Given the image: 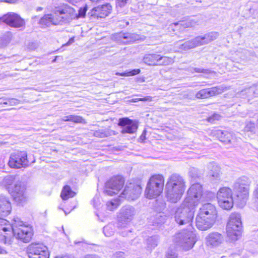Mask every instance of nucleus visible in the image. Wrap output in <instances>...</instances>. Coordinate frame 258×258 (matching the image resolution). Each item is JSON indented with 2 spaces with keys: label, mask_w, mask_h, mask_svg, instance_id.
<instances>
[{
  "label": "nucleus",
  "mask_w": 258,
  "mask_h": 258,
  "mask_svg": "<svg viewBox=\"0 0 258 258\" xmlns=\"http://www.w3.org/2000/svg\"><path fill=\"white\" fill-rule=\"evenodd\" d=\"M32 235L31 228L19 217H14L11 224L7 220L0 218L1 242L10 244L14 236L24 242H28Z\"/></svg>",
  "instance_id": "1"
},
{
  "label": "nucleus",
  "mask_w": 258,
  "mask_h": 258,
  "mask_svg": "<svg viewBox=\"0 0 258 258\" xmlns=\"http://www.w3.org/2000/svg\"><path fill=\"white\" fill-rule=\"evenodd\" d=\"M185 181L180 175L174 173L169 177L165 185L167 200L176 203L181 198L185 189Z\"/></svg>",
  "instance_id": "2"
},
{
  "label": "nucleus",
  "mask_w": 258,
  "mask_h": 258,
  "mask_svg": "<svg viewBox=\"0 0 258 258\" xmlns=\"http://www.w3.org/2000/svg\"><path fill=\"white\" fill-rule=\"evenodd\" d=\"M217 212L215 206L210 203L203 204L196 217L197 227L201 230L211 228L216 221Z\"/></svg>",
  "instance_id": "3"
},
{
  "label": "nucleus",
  "mask_w": 258,
  "mask_h": 258,
  "mask_svg": "<svg viewBox=\"0 0 258 258\" xmlns=\"http://www.w3.org/2000/svg\"><path fill=\"white\" fill-rule=\"evenodd\" d=\"M72 10L68 11L62 9V6L55 8L52 14L44 15L41 18L39 24L44 26L49 27L51 25H62L68 23L70 19V12Z\"/></svg>",
  "instance_id": "4"
},
{
  "label": "nucleus",
  "mask_w": 258,
  "mask_h": 258,
  "mask_svg": "<svg viewBox=\"0 0 258 258\" xmlns=\"http://www.w3.org/2000/svg\"><path fill=\"white\" fill-rule=\"evenodd\" d=\"M136 214V210L132 206L126 205L120 209L117 215V226L123 236H127L128 233L132 232L128 226Z\"/></svg>",
  "instance_id": "5"
},
{
  "label": "nucleus",
  "mask_w": 258,
  "mask_h": 258,
  "mask_svg": "<svg viewBox=\"0 0 258 258\" xmlns=\"http://www.w3.org/2000/svg\"><path fill=\"white\" fill-rule=\"evenodd\" d=\"M195 207L183 201L181 205L177 207L174 212V218L175 222L179 225L187 224L188 227L191 226V222L194 217Z\"/></svg>",
  "instance_id": "6"
},
{
  "label": "nucleus",
  "mask_w": 258,
  "mask_h": 258,
  "mask_svg": "<svg viewBox=\"0 0 258 258\" xmlns=\"http://www.w3.org/2000/svg\"><path fill=\"white\" fill-rule=\"evenodd\" d=\"M164 185V177L161 174L152 175L148 182L145 196L148 199L156 198L162 192Z\"/></svg>",
  "instance_id": "7"
},
{
  "label": "nucleus",
  "mask_w": 258,
  "mask_h": 258,
  "mask_svg": "<svg viewBox=\"0 0 258 258\" xmlns=\"http://www.w3.org/2000/svg\"><path fill=\"white\" fill-rule=\"evenodd\" d=\"M192 229L193 227L189 226L187 229L182 230L176 233L174 237L175 243L185 250L191 249L196 243V234Z\"/></svg>",
  "instance_id": "8"
},
{
  "label": "nucleus",
  "mask_w": 258,
  "mask_h": 258,
  "mask_svg": "<svg viewBox=\"0 0 258 258\" xmlns=\"http://www.w3.org/2000/svg\"><path fill=\"white\" fill-rule=\"evenodd\" d=\"M242 229L241 216L238 213H232L226 227L227 236L232 241L240 237Z\"/></svg>",
  "instance_id": "9"
},
{
  "label": "nucleus",
  "mask_w": 258,
  "mask_h": 258,
  "mask_svg": "<svg viewBox=\"0 0 258 258\" xmlns=\"http://www.w3.org/2000/svg\"><path fill=\"white\" fill-rule=\"evenodd\" d=\"M205 200V195L203 194L202 186L199 183L193 184L188 189L187 197L184 200L187 203L196 207L199 202Z\"/></svg>",
  "instance_id": "10"
},
{
  "label": "nucleus",
  "mask_w": 258,
  "mask_h": 258,
  "mask_svg": "<svg viewBox=\"0 0 258 258\" xmlns=\"http://www.w3.org/2000/svg\"><path fill=\"white\" fill-rule=\"evenodd\" d=\"M217 198L219 205L223 209L228 210L232 208L233 201L230 188L227 187L221 188L217 192Z\"/></svg>",
  "instance_id": "11"
},
{
  "label": "nucleus",
  "mask_w": 258,
  "mask_h": 258,
  "mask_svg": "<svg viewBox=\"0 0 258 258\" xmlns=\"http://www.w3.org/2000/svg\"><path fill=\"white\" fill-rule=\"evenodd\" d=\"M250 183L248 178L242 176L238 178L233 185L234 190L239 192L237 195V197L241 199L243 202H245L248 196Z\"/></svg>",
  "instance_id": "12"
},
{
  "label": "nucleus",
  "mask_w": 258,
  "mask_h": 258,
  "mask_svg": "<svg viewBox=\"0 0 258 258\" xmlns=\"http://www.w3.org/2000/svg\"><path fill=\"white\" fill-rule=\"evenodd\" d=\"M124 183L123 177L120 175L114 176L105 183L104 192L109 196L117 194Z\"/></svg>",
  "instance_id": "13"
},
{
  "label": "nucleus",
  "mask_w": 258,
  "mask_h": 258,
  "mask_svg": "<svg viewBox=\"0 0 258 258\" xmlns=\"http://www.w3.org/2000/svg\"><path fill=\"white\" fill-rule=\"evenodd\" d=\"M9 165L11 168H21L26 167L29 165L27 159V153L25 151H17L11 154Z\"/></svg>",
  "instance_id": "14"
},
{
  "label": "nucleus",
  "mask_w": 258,
  "mask_h": 258,
  "mask_svg": "<svg viewBox=\"0 0 258 258\" xmlns=\"http://www.w3.org/2000/svg\"><path fill=\"white\" fill-rule=\"evenodd\" d=\"M29 258H49L47 247L40 243H32L27 248Z\"/></svg>",
  "instance_id": "15"
},
{
  "label": "nucleus",
  "mask_w": 258,
  "mask_h": 258,
  "mask_svg": "<svg viewBox=\"0 0 258 258\" xmlns=\"http://www.w3.org/2000/svg\"><path fill=\"white\" fill-rule=\"evenodd\" d=\"M9 192L18 204H23L26 201L25 185L21 181H17L14 187H8Z\"/></svg>",
  "instance_id": "16"
},
{
  "label": "nucleus",
  "mask_w": 258,
  "mask_h": 258,
  "mask_svg": "<svg viewBox=\"0 0 258 258\" xmlns=\"http://www.w3.org/2000/svg\"><path fill=\"white\" fill-rule=\"evenodd\" d=\"M6 24L10 27L19 28L24 27V20L17 14L9 12L0 17V25Z\"/></svg>",
  "instance_id": "17"
},
{
  "label": "nucleus",
  "mask_w": 258,
  "mask_h": 258,
  "mask_svg": "<svg viewBox=\"0 0 258 258\" xmlns=\"http://www.w3.org/2000/svg\"><path fill=\"white\" fill-rule=\"evenodd\" d=\"M141 192L142 188L140 185L133 183H129L125 185L119 197L128 201H133L139 197Z\"/></svg>",
  "instance_id": "18"
},
{
  "label": "nucleus",
  "mask_w": 258,
  "mask_h": 258,
  "mask_svg": "<svg viewBox=\"0 0 258 258\" xmlns=\"http://www.w3.org/2000/svg\"><path fill=\"white\" fill-rule=\"evenodd\" d=\"M143 61L150 66L167 65L171 62V59L167 56L157 54H147L144 56Z\"/></svg>",
  "instance_id": "19"
},
{
  "label": "nucleus",
  "mask_w": 258,
  "mask_h": 258,
  "mask_svg": "<svg viewBox=\"0 0 258 258\" xmlns=\"http://www.w3.org/2000/svg\"><path fill=\"white\" fill-rule=\"evenodd\" d=\"M112 38L118 43L127 44L139 40L141 37L134 33L120 32L114 34Z\"/></svg>",
  "instance_id": "20"
},
{
  "label": "nucleus",
  "mask_w": 258,
  "mask_h": 258,
  "mask_svg": "<svg viewBox=\"0 0 258 258\" xmlns=\"http://www.w3.org/2000/svg\"><path fill=\"white\" fill-rule=\"evenodd\" d=\"M223 91L224 87L221 86L203 89L196 93V97L198 99H207L221 94Z\"/></svg>",
  "instance_id": "21"
},
{
  "label": "nucleus",
  "mask_w": 258,
  "mask_h": 258,
  "mask_svg": "<svg viewBox=\"0 0 258 258\" xmlns=\"http://www.w3.org/2000/svg\"><path fill=\"white\" fill-rule=\"evenodd\" d=\"M112 7L109 4L99 5L93 8L90 12L91 17L97 18H104L111 13Z\"/></svg>",
  "instance_id": "22"
},
{
  "label": "nucleus",
  "mask_w": 258,
  "mask_h": 258,
  "mask_svg": "<svg viewBox=\"0 0 258 258\" xmlns=\"http://www.w3.org/2000/svg\"><path fill=\"white\" fill-rule=\"evenodd\" d=\"M118 125L121 127V133L133 134L138 128V124L135 120L128 118H120L119 120Z\"/></svg>",
  "instance_id": "23"
},
{
  "label": "nucleus",
  "mask_w": 258,
  "mask_h": 258,
  "mask_svg": "<svg viewBox=\"0 0 258 258\" xmlns=\"http://www.w3.org/2000/svg\"><path fill=\"white\" fill-rule=\"evenodd\" d=\"M207 244L212 247H217L224 241L223 236L217 232H211L207 236Z\"/></svg>",
  "instance_id": "24"
},
{
  "label": "nucleus",
  "mask_w": 258,
  "mask_h": 258,
  "mask_svg": "<svg viewBox=\"0 0 258 258\" xmlns=\"http://www.w3.org/2000/svg\"><path fill=\"white\" fill-rule=\"evenodd\" d=\"M62 9L68 11L69 9L72 10L70 12V19L68 20V23L71 21L73 19H79L80 18H83L85 16L86 13L87 11V8L84 7L81 8L78 10L77 13L74 8L68 5L62 6Z\"/></svg>",
  "instance_id": "25"
},
{
  "label": "nucleus",
  "mask_w": 258,
  "mask_h": 258,
  "mask_svg": "<svg viewBox=\"0 0 258 258\" xmlns=\"http://www.w3.org/2000/svg\"><path fill=\"white\" fill-rule=\"evenodd\" d=\"M11 210V205L8 199L4 196H0V216L8 215Z\"/></svg>",
  "instance_id": "26"
},
{
  "label": "nucleus",
  "mask_w": 258,
  "mask_h": 258,
  "mask_svg": "<svg viewBox=\"0 0 258 258\" xmlns=\"http://www.w3.org/2000/svg\"><path fill=\"white\" fill-rule=\"evenodd\" d=\"M215 134L221 142L225 143H231L233 138L232 133L228 131L217 130Z\"/></svg>",
  "instance_id": "27"
},
{
  "label": "nucleus",
  "mask_w": 258,
  "mask_h": 258,
  "mask_svg": "<svg viewBox=\"0 0 258 258\" xmlns=\"http://www.w3.org/2000/svg\"><path fill=\"white\" fill-rule=\"evenodd\" d=\"M201 36H198L192 40L183 43L181 45L180 48L186 50L201 45Z\"/></svg>",
  "instance_id": "28"
},
{
  "label": "nucleus",
  "mask_w": 258,
  "mask_h": 258,
  "mask_svg": "<svg viewBox=\"0 0 258 258\" xmlns=\"http://www.w3.org/2000/svg\"><path fill=\"white\" fill-rule=\"evenodd\" d=\"M210 171L209 175L215 179H219L220 176V168L215 163H210L209 165Z\"/></svg>",
  "instance_id": "29"
},
{
  "label": "nucleus",
  "mask_w": 258,
  "mask_h": 258,
  "mask_svg": "<svg viewBox=\"0 0 258 258\" xmlns=\"http://www.w3.org/2000/svg\"><path fill=\"white\" fill-rule=\"evenodd\" d=\"M219 36V34L217 32H211L208 34L204 35L203 36H201V45L207 44L212 41L216 39Z\"/></svg>",
  "instance_id": "30"
},
{
  "label": "nucleus",
  "mask_w": 258,
  "mask_h": 258,
  "mask_svg": "<svg viewBox=\"0 0 258 258\" xmlns=\"http://www.w3.org/2000/svg\"><path fill=\"white\" fill-rule=\"evenodd\" d=\"M75 195V192L73 191L69 185H66L62 189L60 197L63 200H67L69 198L74 197Z\"/></svg>",
  "instance_id": "31"
},
{
  "label": "nucleus",
  "mask_w": 258,
  "mask_h": 258,
  "mask_svg": "<svg viewBox=\"0 0 258 258\" xmlns=\"http://www.w3.org/2000/svg\"><path fill=\"white\" fill-rule=\"evenodd\" d=\"M159 238L157 236H152L148 237L146 240L147 248L152 250L158 245Z\"/></svg>",
  "instance_id": "32"
},
{
  "label": "nucleus",
  "mask_w": 258,
  "mask_h": 258,
  "mask_svg": "<svg viewBox=\"0 0 258 258\" xmlns=\"http://www.w3.org/2000/svg\"><path fill=\"white\" fill-rule=\"evenodd\" d=\"M61 120L64 121H73L75 123H84V119L80 116L70 115L63 117Z\"/></svg>",
  "instance_id": "33"
},
{
  "label": "nucleus",
  "mask_w": 258,
  "mask_h": 258,
  "mask_svg": "<svg viewBox=\"0 0 258 258\" xmlns=\"http://www.w3.org/2000/svg\"><path fill=\"white\" fill-rule=\"evenodd\" d=\"M2 100H3V104L7 105L10 106H16L20 104V100L15 98H6L3 97H2Z\"/></svg>",
  "instance_id": "34"
},
{
  "label": "nucleus",
  "mask_w": 258,
  "mask_h": 258,
  "mask_svg": "<svg viewBox=\"0 0 258 258\" xmlns=\"http://www.w3.org/2000/svg\"><path fill=\"white\" fill-rule=\"evenodd\" d=\"M93 135L97 138H103L110 136L111 133L110 131L108 129H99L94 131Z\"/></svg>",
  "instance_id": "35"
},
{
  "label": "nucleus",
  "mask_w": 258,
  "mask_h": 258,
  "mask_svg": "<svg viewBox=\"0 0 258 258\" xmlns=\"http://www.w3.org/2000/svg\"><path fill=\"white\" fill-rule=\"evenodd\" d=\"M120 205V202L118 198L112 200L106 203L107 209L109 211H113L117 208Z\"/></svg>",
  "instance_id": "36"
},
{
  "label": "nucleus",
  "mask_w": 258,
  "mask_h": 258,
  "mask_svg": "<svg viewBox=\"0 0 258 258\" xmlns=\"http://www.w3.org/2000/svg\"><path fill=\"white\" fill-rule=\"evenodd\" d=\"M103 231L106 236H110L114 232V226L113 224H108L104 227Z\"/></svg>",
  "instance_id": "37"
},
{
  "label": "nucleus",
  "mask_w": 258,
  "mask_h": 258,
  "mask_svg": "<svg viewBox=\"0 0 258 258\" xmlns=\"http://www.w3.org/2000/svg\"><path fill=\"white\" fill-rule=\"evenodd\" d=\"M16 177V175H8L4 178L3 183L6 185H12L15 182Z\"/></svg>",
  "instance_id": "38"
},
{
  "label": "nucleus",
  "mask_w": 258,
  "mask_h": 258,
  "mask_svg": "<svg viewBox=\"0 0 258 258\" xmlns=\"http://www.w3.org/2000/svg\"><path fill=\"white\" fill-rule=\"evenodd\" d=\"M140 72V69H134L131 71H126L121 73H116V75L120 76H132L139 74Z\"/></svg>",
  "instance_id": "39"
},
{
  "label": "nucleus",
  "mask_w": 258,
  "mask_h": 258,
  "mask_svg": "<svg viewBox=\"0 0 258 258\" xmlns=\"http://www.w3.org/2000/svg\"><path fill=\"white\" fill-rule=\"evenodd\" d=\"M12 34L10 32H6L2 38V45L3 46L7 45L11 40Z\"/></svg>",
  "instance_id": "40"
},
{
  "label": "nucleus",
  "mask_w": 258,
  "mask_h": 258,
  "mask_svg": "<svg viewBox=\"0 0 258 258\" xmlns=\"http://www.w3.org/2000/svg\"><path fill=\"white\" fill-rule=\"evenodd\" d=\"M189 176L195 179L201 176L200 174L198 172V170L195 168H191L189 172Z\"/></svg>",
  "instance_id": "41"
},
{
  "label": "nucleus",
  "mask_w": 258,
  "mask_h": 258,
  "mask_svg": "<svg viewBox=\"0 0 258 258\" xmlns=\"http://www.w3.org/2000/svg\"><path fill=\"white\" fill-rule=\"evenodd\" d=\"M165 258H178L177 254L175 250L168 249L166 252Z\"/></svg>",
  "instance_id": "42"
},
{
  "label": "nucleus",
  "mask_w": 258,
  "mask_h": 258,
  "mask_svg": "<svg viewBox=\"0 0 258 258\" xmlns=\"http://www.w3.org/2000/svg\"><path fill=\"white\" fill-rule=\"evenodd\" d=\"M254 128V123L251 121H248L246 122V125L244 127V131L246 132H252Z\"/></svg>",
  "instance_id": "43"
},
{
  "label": "nucleus",
  "mask_w": 258,
  "mask_h": 258,
  "mask_svg": "<svg viewBox=\"0 0 258 258\" xmlns=\"http://www.w3.org/2000/svg\"><path fill=\"white\" fill-rule=\"evenodd\" d=\"M221 116L219 114L215 113L212 116H210L208 118V120L209 122L214 123L215 121L219 120Z\"/></svg>",
  "instance_id": "44"
},
{
  "label": "nucleus",
  "mask_w": 258,
  "mask_h": 258,
  "mask_svg": "<svg viewBox=\"0 0 258 258\" xmlns=\"http://www.w3.org/2000/svg\"><path fill=\"white\" fill-rule=\"evenodd\" d=\"M175 25H181L183 26L184 27H190L194 26V24L191 21H189L187 22H184L183 21L180 22L179 23H177L175 24Z\"/></svg>",
  "instance_id": "45"
},
{
  "label": "nucleus",
  "mask_w": 258,
  "mask_h": 258,
  "mask_svg": "<svg viewBox=\"0 0 258 258\" xmlns=\"http://www.w3.org/2000/svg\"><path fill=\"white\" fill-rule=\"evenodd\" d=\"M194 70L196 72H197V73H203L208 74V73H210L211 72V71L209 69H204L200 68H195L194 69Z\"/></svg>",
  "instance_id": "46"
},
{
  "label": "nucleus",
  "mask_w": 258,
  "mask_h": 258,
  "mask_svg": "<svg viewBox=\"0 0 258 258\" xmlns=\"http://www.w3.org/2000/svg\"><path fill=\"white\" fill-rule=\"evenodd\" d=\"M128 0H117L116 6L117 7H122L125 6Z\"/></svg>",
  "instance_id": "47"
},
{
  "label": "nucleus",
  "mask_w": 258,
  "mask_h": 258,
  "mask_svg": "<svg viewBox=\"0 0 258 258\" xmlns=\"http://www.w3.org/2000/svg\"><path fill=\"white\" fill-rule=\"evenodd\" d=\"M139 101H152V98L150 96H146L144 98H140L137 99Z\"/></svg>",
  "instance_id": "48"
},
{
  "label": "nucleus",
  "mask_w": 258,
  "mask_h": 258,
  "mask_svg": "<svg viewBox=\"0 0 258 258\" xmlns=\"http://www.w3.org/2000/svg\"><path fill=\"white\" fill-rule=\"evenodd\" d=\"M253 196L258 201V184L256 185L253 191Z\"/></svg>",
  "instance_id": "49"
},
{
  "label": "nucleus",
  "mask_w": 258,
  "mask_h": 258,
  "mask_svg": "<svg viewBox=\"0 0 258 258\" xmlns=\"http://www.w3.org/2000/svg\"><path fill=\"white\" fill-rule=\"evenodd\" d=\"M140 239L138 237H136L132 240L131 244L133 245H137L140 242Z\"/></svg>",
  "instance_id": "50"
},
{
  "label": "nucleus",
  "mask_w": 258,
  "mask_h": 258,
  "mask_svg": "<svg viewBox=\"0 0 258 258\" xmlns=\"http://www.w3.org/2000/svg\"><path fill=\"white\" fill-rule=\"evenodd\" d=\"M255 91V87H250L246 91V93L251 94V93H254Z\"/></svg>",
  "instance_id": "51"
},
{
  "label": "nucleus",
  "mask_w": 258,
  "mask_h": 258,
  "mask_svg": "<svg viewBox=\"0 0 258 258\" xmlns=\"http://www.w3.org/2000/svg\"><path fill=\"white\" fill-rule=\"evenodd\" d=\"M98 201V197H94L92 200L93 205L94 207H97L98 206L97 205V203L96 202Z\"/></svg>",
  "instance_id": "52"
},
{
  "label": "nucleus",
  "mask_w": 258,
  "mask_h": 258,
  "mask_svg": "<svg viewBox=\"0 0 258 258\" xmlns=\"http://www.w3.org/2000/svg\"><path fill=\"white\" fill-rule=\"evenodd\" d=\"M19 0H3V2L10 3V4H15Z\"/></svg>",
  "instance_id": "53"
},
{
  "label": "nucleus",
  "mask_w": 258,
  "mask_h": 258,
  "mask_svg": "<svg viewBox=\"0 0 258 258\" xmlns=\"http://www.w3.org/2000/svg\"><path fill=\"white\" fill-rule=\"evenodd\" d=\"M85 258H100L99 256L95 255H87Z\"/></svg>",
  "instance_id": "54"
},
{
  "label": "nucleus",
  "mask_w": 258,
  "mask_h": 258,
  "mask_svg": "<svg viewBox=\"0 0 258 258\" xmlns=\"http://www.w3.org/2000/svg\"><path fill=\"white\" fill-rule=\"evenodd\" d=\"M74 42V38H71L69 40L68 42L67 43V45H70L71 44L73 43Z\"/></svg>",
  "instance_id": "55"
},
{
  "label": "nucleus",
  "mask_w": 258,
  "mask_h": 258,
  "mask_svg": "<svg viewBox=\"0 0 258 258\" xmlns=\"http://www.w3.org/2000/svg\"><path fill=\"white\" fill-rule=\"evenodd\" d=\"M81 0H68V1L70 3H72L73 4H74L75 3H77L78 2H80Z\"/></svg>",
  "instance_id": "56"
},
{
  "label": "nucleus",
  "mask_w": 258,
  "mask_h": 258,
  "mask_svg": "<svg viewBox=\"0 0 258 258\" xmlns=\"http://www.w3.org/2000/svg\"><path fill=\"white\" fill-rule=\"evenodd\" d=\"M6 252V251L3 249L2 247H0V253H4Z\"/></svg>",
  "instance_id": "57"
},
{
  "label": "nucleus",
  "mask_w": 258,
  "mask_h": 258,
  "mask_svg": "<svg viewBox=\"0 0 258 258\" xmlns=\"http://www.w3.org/2000/svg\"><path fill=\"white\" fill-rule=\"evenodd\" d=\"M42 10V8H41V7H38L37 8V11H41Z\"/></svg>",
  "instance_id": "58"
},
{
  "label": "nucleus",
  "mask_w": 258,
  "mask_h": 258,
  "mask_svg": "<svg viewBox=\"0 0 258 258\" xmlns=\"http://www.w3.org/2000/svg\"><path fill=\"white\" fill-rule=\"evenodd\" d=\"M3 104V100L2 99V97L0 98V105Z\"/></svg>",
  "instance_id": "59"
},
{
  "label": "nucleus",
  "mask_w": 258,
  "mask_h": 258,
  "mask_svg": "<svg viewBox=\"0 0 258 258\" xmlns=\"http://www.w3.org/2000/svg\"><path fill=\"white\" fill-rule=\"evenodd\" d=\"M92 2H98L99 0H90Z\"/></svg>",
  "instance_id": "60"
},
{
  "label": "nucleus",
  "mask_w": 258,
  "mask_h": 258,
  "mask_svg": "<svg viewBox=\"0 0 258 258\" xmlns=\"http://www.w3.org/2000/svg\"><path fill=\"white\" fill-rule=\"evenodd\" d=\"M141 138H144V136H143V135H141Z\"/></svg>",
  "instance_id": "61"
},
{
  "label": "nucleus",
  "mask_w": 258,
  "mask_h": 258,
  "mask_svg": "<svg viewBox=\"0 0 258 258\" xmlns=\"http://www.w3.org/2000/svg\"><path fill=\"white\" fill-rule=\"evenodd\" d=\"M141 138H144V136H143V135H141Z\"/></svg>",
  "instance_id": "62"
}]
</instances>
